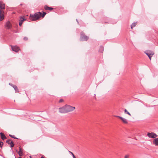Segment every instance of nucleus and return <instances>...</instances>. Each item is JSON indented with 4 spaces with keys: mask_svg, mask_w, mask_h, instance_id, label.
Listing matches in <instances>:
<instances>
[{
    "mask_svg": "<svg viewBox=\"0 0 158 158\" xmlns=\"http://www.w3.org/2000/svg\"><path fill=\"white\" fill-rule=\"evenodd\" d=\"M0 135L1 136V138L2 140H4L7 138L5 134L2 132L0 133Z\"/></svg>",
    "mask_w": 158,
    "mask_h": 158,
    "instance_id": "4468645a",
    "label": "nucleus"
},
{
    "mask_svg": "<svg viewBox=\"0 0 158 158\" xmlns=\"http://www.w3.org/2000/svg\"><path fill=\"white\" fill-rule=\"evenodd\" d=\"M153 143L154 144H155L156 145H158V138H156L155 139H154V141H153Z\"/></svg>",
    "mask_w": 158,
    "mask_h": 158,
    "instance_id": "f3484780",
    "label": "nucleus"
},
{
    "mask_svg": "<svg viewBox=\"0 0 158 158\" xmlns=\"http://www.w3.org/2000/svg\"><path fill=\"white\" fill-rule=\"evenodd\" d=\"M0 156H2V157H3V156H3L1 154H0Z\"/></svg>",
    "mask_w": 158,
    "mask_h": 158,
    "instance_id": "c85d7f7f",
    "label": "nucleus"
},
{
    "mask_svg": "<svg viewBox=\"0 0 158 158\" xmlns=\"http://www.w3.org/2000/svg\"><path fill=\"white\" fill-rule=\"evenodd\" d=\"M121 120L124 123L127 124L128 123V122L127 119L125 118H123Z\"/></svg>",
    "mask_w": 158,
    "mask_h": 158,
    "instance_id": "6ab92c4d",
    "label": "nucleus"
},
{
    "mask_svg": "<svg viewBox=\"0 0 158 158\" xmlns=\"http://www.w3.org/2000/svg\"><path fill=\"white\" fill-rule=\"evenodd\" d=\"M19 151L18 152V154L20 156H22L23 155V149L21 148H20V147H19Z\"/></svg>",
    "mask_w": 158,
    "mask_h": 158,
    "instance_id": "ddd939ff",
    "label": "nucleus"
},
{
    "mask_svg": "<svg viewBox=\"0 0 158 158\" xmlns=\"http://www.w3.org/2000/svg\"><path fill=\"white\" fill-rule=\"evenodd\" d=\"M44 9L46 10H52L53 9V8L52 7H48L47 5H45L44 7Z\"/></svg>",
    "mask_w": 158,
    "mask_h": 158,
    "instance_id": "2eb2a0df",
    "label": "nucleus"
},
{
    "mask_svg": "<svg viewBox=\"0 0 158 158\" xmlns=\"http://www.w3.org/2000/svg\"><path fill=\"white\" fill-rule=\"evenodd\" d=\"M65 106H66V110L67 113L68 112L72 111L75 109V107L69 105H65Z\"/></svg>",
    "mask_w": 158,
    "mask_h": 158,
    "instance_id": "39448f33",
    "label": "nucleus"
},
{
    "mask_svg": "<svg viewBox=\"0 0 158 158\" xmlns=\"http://www.w3.org/2000/svg\"><path fill=\"white\" fill-rule=\"evenodd\" d=\"M9 85L14 88L15 92L18 93L19 92V90L18 89L16 85H15L11 83H9Z\"/></svg>",
    "mask_w": 158,
    "mask_h": 158,
    "instance_id": "f8f14e48",
    "label": "nucleus"
},
{
    "mask_svg": "<svg viewBox=\"0 0 158 158\" xmlns=\"http://www.w3.org/2000/svg\"><path fill=\"white\" fill-rule=\"evenodd\" d=\"M23 40L25 41H27L28 40V38L26 37H25L23 38Z\"/></svg>",
    "mask_w": 158,
    "mask_h": 158,
    "instance_id": "393cba45",
    "label": "nucleus"
},
{
    "mask_svg": "<svg viewBox=\"0 0 158 158\" xmlns=\"http://www.w3.org/2000/svg\"><path fill=\"white\" fill-rule=\"evenodd\" d=\"M6 142L8 144H10V148L13 147L15 145V143H14V142L12 141H11V139H7L6 141Z\"/></svg>",
    "mask_w": 158,
    "mask_h": 158,
    "instance_id": "1a4fd4ad",
    "label": "nucleus"
},
{
    "mask_svg": "<svg viewBox=\"0 0 158 158\" xmlns=\"http://www.w3.org/2000/svg\"><path fill=\"white\" fill-rule=\"evenodd\" d=\"M68 152L70 154L73 156V157L75 156L74 155L72 152L69 150L68 151Z\"/></svg>",
    "mask_w": 158,
    "mask_h": 158,
    "instance_id": "4be33fe9",
    "label": "nucleus"
},
{
    "mask_svg": "<svg viewBox=\"0 0 158 158\" xmlns=\"http://www.w3.org/2000/svg\"><path fill=\"white\" fill-rule=\"evenodd\" d=\"M26 19L24 17L22 16H20V18L19 19V25L20 27H21L23 22L26 21Z\"/></svg>",
    "mask_w": 158,
    "mask_h": 158,
    "instance_id": "423d86ee",
    "label": "nucleus"
},
{
    "mask_svg": "<svg viewBox=\"0 0 158 158\" xmlns=\"http://www.w3.org/2000/svg\"><path fill=\"white\" fill-rule=\"evenodd\" d=\"M136 23H133L131 25V28L132 29L133 27L136 26Z\"/></svg>",
    "mask_w": 158,
    "mask_h": 158,
    "instance_id": "aec40b11",
    "label": "nucleus"
},
{
    "mask_svg": "<svg viewBox=\"0 0 158 158\" xmlns=\"http://www.w3.org/2000/svg\"><path fill=\"white\" fill-rule=\"evenodd\" d=\"M5 27L7 29H10L12 27V25L10 21H7L5 24Z\"/></svg>",
    "mask_w": 158,
    "mask_h": 158,
    "instance_id": "9b49d317",
    "label": "nucleus"
},
{
    "mask_svg": "<svg viewBox=\"0 0 158 158\" xmlns=\"http://www.w3.org/2000/svg\"><path fill=\"white\" fill-rule=\"evenodd\" d=\"M76 20L78 24H79V22L77 19H76Z\"/></svg>",
    "mask_w": 158,
    "mask_h": 158,
    "instance_id": "cd10ccee",
    "label": "nucleus"
},
{
    "mask_svg": "<svg viewBox=\"0 0 158 158\" xmlns=\"http://www.w3.org/2000/svg\"><path fill=\"white\" fill-rule=\"evenodd\" d=\"M118 118H120L121 120L123 118L122 117H121V116H116Z\"/></svg>",
    "mask_w": 158,
    "mask_h": 158,
    "instance_id": "a878e982",
    "label": "nucleus"
},
{
    "mask_svg": "<svg viewBox=\"0 0 158 158\" xmlns=\"http://www.w3.org/2000/svg\"><path fill=\"white\" fill-rule=\"evenodd\" d=\"M30 158H31V156H30Z\"/></svg>",
    "mask_w": 158,
    "mask_h": 158,
    "instance_id": "473e14b6",
    "label": "nucleus"
},
{
    "mask_svg": "<svg viewBox=\"0 0 158 158\" xmlns=\"http://www.w3.org/2000/svg\"><path fill=\"white\" fill-rule=\"evenodd\" d=\"M125 158H128V156L127 155H126L125 156Z\"/></svg>",
    "mask_w": 158,
    "mask_h": 158,
    "instance_id": "bb28decb",
    "label": "nucleus"
},
{
    "mask_svg": "<svg viewBox=\"0 0 158 158\" xmlns=\"http://www.w3.org/2000/svg\"><path fill=\"white\" fill-rule=\"evenodd\" d=\"M18 158H22L20 156V157H19Z\"/></svg>",
    "mask_w": 158,
    "mask_h": 158,
    "instance_id": "2f4dec72",
    "label": "nucleus"
},
{
    "mask_svg": "<svg viewBox=\"0 0 158 158\" xmlns=\"http://www.w3.org/2000/svg\"><path fill=\"white\" fill-rule=\"evenodd\" d=\"M3 145V143L2 142L0 141V147L2 148V146Z\"/></svg>",
    "mask_w": 158,
    "mask_h": 158,
    "instance_id": "5701e85b",
    "label": "nucleus"
},
{
    "mask_svg": "<svg viewBox=\"0 0 158 158\" xmlns=\"http://www.w3.org/2000/svg\"><path fill=\"white\" fill-rule=\"evenodd\" d=\"M59 112L61 113H66L67 112L66 110V106L65 105L62 107L59 108Z\"/></svg>",
    "mask_w": 158,
    "mask_h": 158,
    "instance_id": "6e6552de",
    "label": "nucleus"
},
{
    "mask_svg": "<svg viewBox=\"0 0 158 158\" xmlns=\"http://www.w3.org/2000/svg\"><path fill=\"white\" fill-rule=\"evenodd\" d=\"M104 49V47L102 46H101L99 49V52H100L102 53L103 52Z\"/></svg>",
    "mask_w": 158,
    "mask_h": 158,
    "instance_id": "dca6fc26",
    "label": "nucleus"
},
{
    "mask_svg": "<svg viewBox=\"0 0 158 158\" xmlns=\"http://www.w3.org/2000/svg\"><path fill=\"white\" fill-rule=\"evenodd\" d=\"M41 158H45L43 156H41Z\"/></svg>",
    "mask_w": 158,
    "mask_h": 158,
    "instance_id": "c756f323",
    "label": "nucleus"
},
{
    "mask_svg": "<svg viewBox=\"0 0 158 158\" xmlns=\"http://www.w3.org/2000/svg\"><path fill=\"white\" fill-rule=\"evenodd\" d=\"M144 53L148 56L150 60H151L152 56L154 54L153 52L149 50L145 51Z\"/></svg>",
    "mask_w": 158,
    "mask_h": 158,
    "instance_id": "20e7f679",
    "label": "nucleus"
},
{
    "mask_svg": "<svg viewBox=\"0 0 158 158\" xmlns=\"http://www.w3.org/2000/svg\"><path fill=\"white\" fill-rule=\"evenodd\" d=\"M147 136L150 138H156L157 135L156 134L153 132H148L147 134Z\"/></svg>",
    "mask_w": 158,
    "mask_h": 158,
    "instance_id": "0eeeda50",
    "label": "nucleus"
},
{
    "mask_svg": "<svg viewBox=\"0 0 158 158\" xmlns=\"http://www.w3.org/2000/svg\"><path fill=\"white\" fill-rule=\"evenodd\" d=\"M80 35L81 36L80 40L81 41H86L89 39V37L86 35L83 31L81 32Z\"/></svg>",
    "mask_w": 158,
    "mask_h": 158,
    "instance_id": "7ed1b4c3",
    "label": "nucleus"
},
{
    "mask_svg": "<svg viewBox=\"0 0 158 158\" xmlns=\"http://www.w3.org/2000/svg\"><path fill=\"white\" fill-rule=\"evenodd\" d=\"M11 48L12 50L16 52H18L19 50V48L16 46H13L11 45Z\"/></svg>",
    "mask_w": 158,
    "mask_h": 158,
    "instance_id": "9d476101",
    "label": "nucleus"
},
{
    "mask_svg": "<svg viewBox=\"0 0 158 158\" xmlns=\"http://www.w3.org/2000/svg\"><path fill=\"white\" fill-rule=\"evenodd\" d=\"M64 101V100L62 99H60V100L59 101V103H61V102H62Z\"/></svg>",
    "mask_w": 158,
    "mask_h": 158,
    "instance_id": "b1692460",
    "label": "nucleus"
},
{
    "mask_svg": "<svg viewBox=\"0 0 158 158\" xmlns=\"http://www.w3.org/2000/svg\"><path fill=\"white\" fill-rule=\"evenodd\" d=\"M9 136L10 137H11V138H14V139H18L17 138V137H15L14 135H11L10 134V135H9Z\"/></svg>",
    "mask_w": 158,
    "mask_h": 158,
    "instance_id": "412c9836",
    "label": "nucleus"
},
{
    "mask_svg": "<svg viewBox=\"0 0 158 158\" xmlns=\"http://www.w3.org/2000/svg\"><path fill=\"white\" fill-rule=\"evenodd\" d=\"M124 113L125 114H127L130 116H131V114H130V113L128 111H127V109H125L124 110Z\"/></svg>",
    "mask_w": 158,
    "mask_h": 158,
    "instance_id": "a211bd4d",
    "label": "nucleus"
},
{
    "mask_svg": "<svg viewBox=\"0 0 158 158\" xmlns=\"http://www.w3.org/2000/svg\"><path fill=\"white\" fill-rule=\"evenodd\" d=\"M73 158H76V157H75V156H73Z\"/></svg>",
    "mask_w": 158,
    "mask_h": 158,
    "instance_id": "7c9ffc66",
    "label": "nucleus"
},
{
    "mask_svg": "<svg viewBox=\"0 0 158 158\" xmlns=\"http://www.w3.org/2000/svg\"><path fill=\"white\" fill-rule=\"evenodd\" d=\"M5 9V4L2 1H0V17L1 21L3 20L4 17V11L2 10L4 9Z\"/></svg>",
    "mask_w": 158,
    "mask_h": 158,
    "instance_id": "f03ea898",
    "label": "nucleus"
},
{
    "mask_svg": "<svg viewBox=\"0 0 158 158\" xmlns=\"http://www.w3.org/2000/svg\"><path fill=\"white\" fill-rule=\"evenodd\" d=\"M46 13L43 12L42 13L40 12L35 13L34 14H31L29 16V18L32 21H36L38 20L41 17L44 18Z\"/></svg>",
    "mask_w": 158,
    "mask_h": 158,
    "instance_id": "f257e3e1",
    "label": "nucleus"
}]
</instances>
